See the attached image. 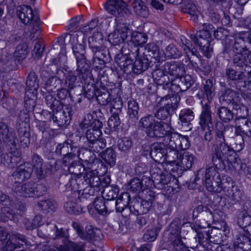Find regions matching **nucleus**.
<instances>
[{
	"instance_id": "f257e3e1",
	"label": "nucleus",
	"mask_w": 251,
	"mask_h": 251,
	"mask_svg": "<svg viewBox=\"0 0 251 251\" xmlns=\"http://www.w3.org/2000/svg\"><path fill=\"white\" fill-rule=\"evenodd\" d=\"M234 135L232 127L225 126L222 123H217L216 127L215 143L211 150V161L214 167L206 169L205 176L202 178L206 189L211 192L220 193L226 188L221 183V179L216 168L224 169L226 161H229L230 157L235 154V151L226 142V138Z\"/></svg>"
},
{
	"instance_id": "f03ea898",
	"label": "nucleus",
	"mask_w": 251,
	"mask_h": 251,
	"mask_svg": "<svg viewBox=\"0 0 251 251\" xmlns=\"http://www.w3.org/2000/svg\"><path fill=\"white\" fill-rule=\"evenodd\" d=\"M46 104L52 110L53 113L48 114L50 121L60 127L69 124L72 115V109L70 105L62 104V102L52 95L45 97Z\"/></svg>"
},
{
	"instance_id": "7ed1b4c3",
	"label": "nucleus",
	"mask_w": 251,
	"mask_h": 251,
	"mask_svg": "<svg viewBox=\"0 0 251 251\" xmlns=\"http://www.w3.org/2000/svg\"><path fill=\"white\" fill-rule=\"evenodd\" d=\"M17 16L25 25L29 24L28 30L30 40L37 38L39 35L40 21L38 17L33 14L31 7L27 5L19 6L16 9Z\"/></svg>"
},
{
	"instance_id": "20e7f679",
	"label": "nucleus",
	"mask_w": 251,
	"mask_h": 251,
	"mask_svg": "<svg viewBox=\"0 0 251 251\" xmlns=\"http://www.w3.org/2000/svg\"><path fill=\"white\" fill-rule=\"evenodd\" d=\"M201 110L199 117V125L201 128L205 131L204 137L207 141H210L212 138V131L213 129L212 112L208 103L203 104L201 102Z\"/></svg>"
},
{
	"instance_id": "39448f33",
	"label": "nucleus",
	"mask_w": 251,
	"mask_h": 251,
	"mask_svg": "<svg viewBox=\"0 0 251 251\" xmlns=\"http://www.w3.org/2000/svg\"><path fill=\"white\" fill-rule=\"evenodd\" d=\"M157 195L150 189L145 190L142 192V201L134 202L132 207H129V210L135 215H143L149 212L153 202L157 199Z\"/></svg>"
},
{
	"instance_id": "423d86ee",
	"label": "nucleus",
	"mask_w": 251,
	"mask_h": 251,
	"mask_svg": "<svg viewBox=\"0 0 251 251\" xmlns=\"http://www.w3.org/2000/svg\"><path fill=\"white\" fill-rule=\"evenodd\" d=\"M70 44L72 46L73 53L75 56L76 64L86 61L85 55L86 43L81 35L76 33L70 35Z\"/></svg>"
},
{
	"instance_id": "0eeeda50",
	"label": "nucleus",
	"mask_w": 251,
	"mask_h": 251,
	"mask_svg": "<svg viewBox=\"0 0 251 251\" xmlns=\"http://www.w3.org/2000/svg\"><path fill=\"white\" fill-rule=\"evenodd\" d=\"M129 0H108L104 4L105 10L116 17H121L128 13Z\"/></svg>"
},
{
	"instance_id": "6e6552de",
	"label": "nucleus",
	"mask_w": 251,
	"mask_h": 251,
	"mask_svg": "<svg viewBox=\"0 0 251 251\" xmlns=\"http://www.w3.org/2000/svg\"><path fill=\"white\" fill-rule=\"evenodd\" d=\"M2 141L7 143L8 146H14L16 145L18 139L15 138V134L9 131L7 124L0 122V163L3 161L6 156V153H4Z\"/></svg>"
},
{
	"instance_id": "1a4fd4ad",
	"label": "nucleus",
	"mask_w": 251,
	"mask_h": 251,
	"mask_svg": "<svg viewBox=\"0 0 251 251\" xmlns=\"http://www.w3.org/2000/svg\"><path fill=\"white\" fill-rule=\"evenodd\" d=\"M83 176L85 184L82 182L84 186L83 191L90 195H93L95 193L94 187H99L100 185V179L98 176V172L96 170H85Z\"/></svg>"
},
{
	"instance_id": "9d476101",
	"label": "nucleus",
	"mask_w": 251,
	"mask_h": 251,
	"mask_svg": "<svg viewBox=\"0 0 251 251\" xmlns=\"http://www.w3.org/2000/svg\"><path fill=\"white\" fill-rule=\"evenodd\" d=\"M131 34L128 25L126 23H120L117 28L108 35L109 42L114 46L123 43Z\"/></svg>"
},
{
	"instance_id": "9b49d317",
	"label": "nucleus",
	"mask_w": 251,
	"mask_h": 251,
	"mask_svg": "<svg viewBox=\"0 0 251 251\" xmlns=\"http://www.w3.org/2000/svg\"><path fill=\"white\" fill-rule=\"evenodd\" d=\"M82 180L80 176L74 178L69 175H63L59 178V188L64 191H74L80 192L83 190L84 186L78 182Z\"/></svg>"
},
{
	"instance_id": "f8f14e48",
	"label": "nucleus",
	"mask_w": 251,
	"mask_h": 251,
	"mask_svg": "<svg viewBox=\"0 0 251 251\" xmlns=\"http://www.w3.org/2000/svg\"><path fill=\"white\" fill-rule=\"evenodd\" d=\"M93 53L92 65L95 68L101 70L105 67L107 62L110 61L109 53L102 46L91 49Z\"/></svg>"
},
{
	"instance_id": "ddd939ff",
	"label": "nucleus",
	"mask_w": 251,
	"mask_h": 251,
	"mask_svg": "<svg viewBox=\"0 0 251 251\" xmlns=\"http://www.w3.org/2000/svg\"><path fill=\"white\" fill-rule=\"evenodd\" d=\"M194 83V80L191 76L188 75H183L176 78H172L170 89L174 93L178 94L187 90Z\"/></svg>"
},
{
	"instance_id": "4468645a",
	"label": "nucleus",
	"mask_w": 251,
	"mask_h": 251,
	"mask_svg": "<svg viewBox=\"0 0 251 251\" xmlns=\"http://www.w3.org/2000/svg\"><path fill=\"white\" fill-rule=\"evenodd\" d=\"M151 157L156 162L163 164L165 162L164 157L167 145L161 142H156L150 147H147Z\"/></svg>"
},
{
	"instance_id": "2eb2a0df",
	"label": "nucleus",
	"mask_w": 251,
	"mask_h": 251,
	"mask_svg": "<svg viewBox=\"0 0 251 251\" xmlns=\"http://www.w3.org/2000/svg\"><path fill=\"white\" fill-rule=\"evenodd\" d=\"M169 126L168 124L163 122L156 121L148 131L147 135L150 138L159 139L166 137L169 131Z\"/></svg>"
},
{
	"instance_id": "dca6fc26",
	"label": "nucleus",
	"mask_w": 251,
	"mask_h": 251,
	"mask_svg": "<svg viewBox=\"0 0 251 251\" xmlns=\"http://www.w3.org/2000/svg\"><path fill=\"white\" fill-rule=\"evenodd\" d=\"M161 66L166 73L172 76V78L180 77L185 73L184 65L178 62H167Z\"/></svg>"
},
{
	"instance_id": "f3484780",
	"label": "nucleus",
	"mask_w": 251,
	"mask_h": 251,
	"mask_svg": "<svg viewBox=\"0 0 251 251\" xmlns=\"http://www.w3.org/2000/svg\"><path fill=\"white\" fill-rule=\"evenodd\" d=\"M5 156L2 163L9 168H14L21 162V151L17 148L16 145L11 146L10 151L6 153Z\"/></svg>"
},
{
	"instance_id": "a211bd4d",
	"label": "nucleus",
	"mask_w": 251,
	"mask_h": 251,
	"mask_svg": "<svg viewBox=\"0 0 251 251\" xmlns=\"http://www.w3.org/2000/svg\"><path fill=\"white\" fill-rule=\"evenodd\" d=\"M220 101L222 104H231L233 105V108H240V105L236 101L238 97L236 92L230 88L225 87L220 91Z\"/></svg>"
},
{
	"instance_id": "6ab92c4d",
	"label": "nucleus",
	"mask_w": 251,
	"mask_h": 251,
	"mask_svg": "<svg viewBox=\"0 0 251 251\" xmlns=\"http://www.w3.org/2000/svg\"><path fill=\"white\" fill-rule=\"evenodd\" d=\"M76 73L78 76L79 81H83L84 84L89 83L93 85L95 83L90 67L86 61L82 64L81 63L77 64Z\"/></svg>"
},
{
	"instance_id": "aec40b11",
	"label": "nucleus",
	"mask_w": 251,
	"mask_h": 251,
	"mask_svg": "<svg viewBox=\"0 0 251 251\" xmlns=\"http://www.w3.org/2000/svg\"><path fill=\"white\" fill-rule=\"evenodd\" d=\"M28 165V163H27V166L25 165V164L24 165L20 164L17 171L13 173L12 179H14L15 183L21 184V182L30 177L33 169L31 167L27 166Z\"/></svg>"
},
{
	"instance_id": "412c9836",
	"label": "nucleus",
	"mask_w": 251,
	"mask_h": 251,
	"mask_svg": "<svg viewBox=\"0 0 251 251\" xmlns=\"http://www.w3.org/2000/svg\"><path fill=\"white\" fill-rule=\"evenodd\" d=\"M156 69L152 73L153 77L156 83L159 85H163V88H170L172 79H170L168 74L163 70L160 65H156Z\"/></svg>"
},
{
	"instance_id": "4be33fe9",
	"label": "nucleus",
	"mask_w": 251,
	"mask_h": 251,
	"mask_svg": "<svg viewBox=\"0 0 251 251\" xmlns=\"http://www.w3.org/2000/svg\"><path fill=\"white\" fill-rule=\"evenodd\" d=\"M38 88L37 76L34 72H30L26 81L25 95L29 98L36 96Z\"/></svg>"
},
{
	"instance_id": "5701e85b",
	"label": "nucleus",
	"mask_w": 251,
	"mask_h": 251,
	"mask_svg": "<svg viewBox=\"0 0 251 251\" xmlns=\"http://www.w3.org/2000/svg\"><path fill=\"white\" fill-rule=\"evenodd\" d=\"M150 172L154 185H158L157 187L158 188L167 184L170 181V176L163 174L158 167H152Z\"/></svg>"
},
{
	"instance_id": "b1692460",
	"label": "nucleus",
	"mask_w": 251,
	"mask_h": 251,
	"mask_svg": "<svg viewBox=\"0 0 251 251\" xmlns=\"http://www.w3.org/2000/svg\"><path fill=\"white\" fill-rule=\"evenodd\" d=\"M129 35H131L130 39L127 40L125 44L126 43L131 48L133 46L135 48L136 52L139 50L138 46H142L147 41V35L145 33L134 31L131 32Z\"/></svg>"
},
{
	"instance_id": "393cba45",
	"label": "nucleus",
	"mask_w": 251,
	"mask_h": 251,
	"mask_svg": "<svg viewBox=\"0 0 251 251\" xmlns=\"http://www.w3.org/2000/svg\"><path fill=\"white\" fill-rule=\"evenodd\" d=\"M248 52L241 53H234L232 57V63L235 67H238L250 73L251 71V67L248 64L247 57Z\"/></svg>"
},
{
	"instance_id": "a878e982",
	"label": "nucleus",
	"mask_w": 251,
	"mask_h": 251,
	"mask_svg": "<svg viewBox=\"0 0 251 251\" xmlns=\"http://www.w3.org/2000/svg\"><path fill=\"white\" fill-rule=\"evenodd\" d=\"M19 138L16 144L19 141L21 146L24 148L27 147L30 143V132L29 125L23 124L21 126H16ZM17 139V138L15 137Z\"/></svg>"
},
{
	"instance_id": "bb28decb",
	"label": "nucleus",
	"mask_w": 251,
	"mask_h": 251,
	"mask_svg": "<svg viewBox=\"0 0 251 251\" xmlns=\"http://www.w3.org/2000/svg\"><path fill=\"white\" fill-rule=\"evenodd\" d=\"M14 191L20 197H35L34 183L27 182L25 184H18L15 186Z\"/></svg>"
},
{
	"instance_id": "cd10ccee",
	"label": "nucleus",
	"mask_w": 251,
	"mask_h": 251,
	"mask_svg": "<svg viewBox=\"0 0 251 251\" xmlns=\"http://www.w3.org/2000/svg\"><path fill=\"white\" fill-rule=\"evenodd\" d=\"M190 37L196 44H197L200 46L204 56L207 58H210L211 56L213 49L210 46V39H198L194 34H191Z\"/></svg>"
},
{
	"instance_id": "c85d7f7f",
	"label": "nucleus",
	"mask_w": 251,
	"mask_h": 251,
	"mask_svg": "<svg viewBox=\"0 0 251 251\" xmlns=\"http://www.w3.org/2000/svg\"><path fill=\"white\" fill-rule=\"evenodd\" d=\"M195 157L193 154L189 152L185 151L181 153L177 166L181 168V170H187L191 168L194 163Z\"/></svg>"
},
{
	"instance_id": "c756f323",
	"label": "nucleus",
	"mask_w": 251,
	"mask_h": 251,
	"mask_svg": "<svg viewBox=\"0 0 251 251\" xmlns=\"http://www.w3.org/2000/svg\"><path fill=\"white\" fill-rule=\"evenodd\" d=\"M178 118L182 126H187L188 130L192 128L190 122L194 118V114L192 109L190 108L182 109L179 112Z\"/></svg>"
},
{
	"instance_id": "7c9ffc66",
	"label": "nucleus",
	"mask_w": 251,
	"mask_h": 251,
	"mask_svg": "<svg viewBox=\"0 0 251 251\" xmlns=\"http://www.w3.org/2000/svg\"><path fill=\"white\" fill-rule=\"evenodd\" d=\"M130 5L137 15L143 18L148 16L149 13L148 7L142 0H131L129 3V8Z\"/></svg>"
},
{
	"instance_id": "2f4dec72",
	"label": "nucleus",
	"mask_w": 251,
	"mask_h": 251,
	"mask_svg": "<svg viewBox=\"0 0 251 251\" xmlns=\"http://www.w3.org/2000/svg\"><path fill=\"white\" fill-rule=\"evenodd\" d=\"M151 62L144 56L136 58L132 67L133 72L136 74H141L148 69Z\"/></svg>"
},
{
	"instance_id": "473e14b6",
	"label": "nucleus",
	"mask_w": 251,
	"mask_h": 251,
	"mask_svg": "<svg viewBox=\"0 0 251 251\" xmlns=\"http://www.w3.org/2000/svg\"><path fill=\"white\" fill-rule=\"evenodd\" d=\"M180 98L176 95L167 96L162 99V101L165 102L164 106L172 113L178 107Z\"/></svg>"
},
{
	"instance_id": "72a5a7b5",
	"label": "nucleus",
	"mask_w": 251,
	"mask_h": 251,
	"mask_svg": "<svg viewBox=\"0 0 251 251\" xmlns=\"http://www.w3.org/2000/svg\"><path fill=\"white\" fill-rule=\"evenodd\" d=\"M225 75L228 80L233 81L240 82L244 81L246 78L243 70L237 71L230 67L226 69Z\"/></svg>"
},
{
	"instance_id": "f704fd0d",
	"label": "nucleus",
	"mask_w": 251,
	"mask_h": 251,
	"mask_svg": "<svg viewBox=\"0 0 251 251\" xmlns=\"http://www.w3.org/2000/svg\"><path fill=\"white\" fill-rule=\"evenodd\" d=\"M130 200L129 194L128 193H123L121 196L117 199L116 201L113 203L116 207L117 212H122L126 209H129V207L127 205Z\"/></svg>"
},
{
	"instance_id": "c9c22d12",
	"label": "nucleus",
	"mask_w": 251,
	"mask_h": 251,
	"mask_svg": "<svg viewBox=\"0 0 251 251\" xmlns=\"http://www.w3.org/2000/svg\"><path fill=\"white\" fill-rule=\"evenodd\" d=\"M181 153L179 152L178 150L171 149L167 146L166 154L164 157V163L171 165L176 164L177 165Z\"/></svg>"
},
{
	"instance_id": "e433bc0d",
	"label": "nucleus",
	"mask_w": 251,
	"mask_h": 251,
	"mask_svg": "<svg viewBox=\"0 0 251 251\" xmlns=\"http://www.w3.org/2000/svg\"><path fill=\"white\" fill-rule=\"evenodd\" d=\"M201 93V94L199 93L198 95H203V97L205 96L208 102L211 101L215 95L213 83L211 80L208 79L205 81Z\"/></svg>"
},
{
	"instance_id": "4c0bfd02",
	"label": "nucleus",
	"mask_w": 251,
	"mask_h": 251,
	"mask_svg": "<svg viewBox=\"0 0 251 251\" xmlns=\"http://www.w3.org/2000/svg\"><path fill=\"white\" fill-rule=\"evenodd\" d=\"M99 155L106 163L110 166H113L116 163V154L112 148H108L105 151L101 152Z\"/></svg>"
},
{
	"instance_id": "58836bf2",
	"label": "nucleus",
	"mask_w": 251,
	"mask_h": 251,
	"mask_svg": "<svg viewBox=\"0 0 251 251\" xmlns=\"http://www.w3.org/2000/svg\"><path fill=\"white\" fill-rule=\"evenodd\" d=\"M139 105L135 100H130L127 103V114L129 120L135 122L139 118Z\"/></svg>"
},
{
	"instance_id": "ea45409f",
	"label": "nucleus",
	"mask_w": 251,
	"mask_h": 251,
	"mask_svg": "<svg viewBox=\"0 0 251 251\" xmlns=\"http://www.w3.org/2000/svg\"><path fill=\"white\" fill-rule=\"evenodd\" d=\"M166 137L169 139V142L167 146L169 148L178 150L181 135L178 133L172 132L170 130Z\"/></svg>"
},
{
	"instance_id": "a19ab883",
	"label": "nucleus",
	"mask_w": 251,
	"mask_h": 251,
	"mask_svg": "<svg viewBox=\"0 0 251 251\" xmlns=\"http://www.w3.org/2000/svg\"><path fill=\"white\" fill-rule=\"evenodd\" d=\"M38 206L43 213H48L55 211L57 204L50 199L41 201L38 202Z\"/></svg>"
},
{
	"instance_id": "79ce46f5",
	"label": "nucleus",
	"mask_w": 251,
	"mask_h": 251,
	"mask_svg": "<svg viewBox=\"0 0 251 251\" xmlns=\"http://www.w3.org/2000/svg\"><path fill=\"white\" fill-rule=\"evenodd\" d=\"M67 170L71 174L75 175L78 177H81L85 169L80 161L75 160L71 162V164L68 167Z\"/></svg>"
},
{
	"instance_id": "37998d69",
	"label": "nucleus",
	"mask_w": 251,
	"mask_h": 251,
	"mask_svg": "<svg viewBox=\"0 0 251 251\" xmlns=\"http://www.w3.org/2000/svg\"><path fill=\"white\" fill-rule=\"evenodd\" d=\"M226 195L232 202V204L238 202L241 199V192L237 186H232L226 191Z\"/></svg>"
},
{
	"instance_id": "c03bdc74",
	"label": "nucleus",
	"mask_w": 251,
	"mask_h": 251,
	"mask_svg": "<svg viewBox=\"0 0 251 251\" xmlns=\"http://www.w3.org/2000/svg\"><path fill=\"white\" fill-rule=\"evenodd\" d=\"M203 30H200L197 32L196 35L197 38H203L205 39H210L211 33H214L215 28L213 25L210 24H204Z\"/></svg>"
},
{
	"instance_id": "a18cd8bd",
	"label": "nucleus",
	"mask_w": 251,
	"mask_h": 251,
	"mask_svg": "<svg viewBox=\"0 0 251 251\" xmlns=\"http://www.w3.org/2000/svg\"><path fill=\"white\" fill-rule=\"evenodd\" d=\"M62 81L57 76L49 78L45 84V89L49 92H55L60 88Z\"/></svg>"
},
{
	"instance_id": "49530a36",
	"label": "nucleus",
	"mask_w": 251,
	"mask_h": 251,
	"mask_svg": "<svg viewBox=\"0 0 251 251\" xmlns=\"http://www.w3.org/2000/svg\"><path fill=\"white\" fill-rule=\"evenodd\" d=\"M181 229V223L179 220L176 219L174 220L170 224L168 231V239L172 237H180Z\"/></svg>"
},
{
	"instance_id": "de8ad7c7",
	"label": "nucleus",
	"mask_w": 251,
	"mask_h": 251,
	"mask_svg": "<svg viewBox=\"0 0 251 251\" xmlns=\"http://www.w3.org/2000/svg\"><path fill=\"white\" fill-rule=\"evenodd\" d=\"M217 114L221 120L227 123L233 118L234 114L231 110L225 106H221L217 109Z\"/></svg>"
},
{
	"instance_id": "09e8293b",
	"label": "nucleus",
	"mask_w": 251,
	"mask_h": 251,
	"mask_svg": "<svg viewBox=\"0 0 251 251\" xmlns=\"http://www.w3.org/2000/svg\"><path fill=\"white\" fill-rule=\"evenodd\" d=\"M232 50L234 53H249V50L245 45L244 39L242 37H237L235 38Z\"/></svg>"
},
{
	"instance_id": "8fccbe9b",
	"label": "nucleus",
	"mask_w": 251,
	"mask_h": 251,
	"mask_svg": "<svg viewBox=\"0 0 251 251\" xmlns=\"http://www.w3.org/2000/svg\"><path fill=\"white\" fill-rule=\"evenodd\" d=\"M86 146L90 151L98 153L100 150L105 148L106 142L105 139L100 138Z\"/></svg>"
},
{
	"instance_id": "3c124183",
	"label": "nucleus",
	"mask_w": 251,
	"mask_h": 251,
	"mask_svg": "<svg viewBox=\"0 0 251 251\" xmlns=\"http://www.w3.org/2000/svg\"><path fill=\"white\" fill-rule=\"evenodd\" d=\"M64 208L70 214L78 215L83 211V208L81 205L78 203L73 201L66 202L64 204Z\"/></svg>"
},
{
	"instance_id": "603ef678",
	"label": "nucleus",
	"mask_w": 251,
	"mask_h": 251,
	"mask_svg": "<svg viewBox=\"0 0 251 251\" xmlns=\"http://www.w3.org/2000/svg\"><path fill=\"white\" fill-rule=\"evenodd\" d=\"M108 202H105L102 198L96 199L93 202L95 210L100 214L104 215L108 212Z\"/></svg>"
},
{
	"instance_id": "864d4df0",
	"label": "nucleus",
	"mask_w": 251,
	"mask_h": 251,
	"mask_svg": "<svg viewBox=\"0 0 251 251\" xmlns=\"http://www.w3.org/2000/svg\"><path fill=\"white\" fill-rule=\"evenodd\" d=\"M156 120L154 119V117L151 115H148L144 117H142L139 122V127L144 130L146 133L147 131L149 130L153 124L155 123Z\"/></svg>"
},
{
	"instance_id": "5fc2aeb1",
	"label": "nucleus",
	"mask_w": 251,
	"mask_h": 251,
	"mask_svg": "<svg viewBox=\"0 0 251 251\" xmlns=\"http://www.w3.org/2000/svg\"><path fill=\"white\" fill-rule=\"evenodd\" d=\"M79 81L78 76L76 75V71L74 72L69 73L65 78V83L66 86L72 89L78 83Z\"/></svg>"
},
{
	"instance_id": "6e6d98bb",
	"label": "nucleus",
	"mask_w": 251,
	"mask_h": 251,
	"mask_svg": "<svg viewBox=\"0 0 251 251\" xmlns=\"http://www.w3.org/2000/svg\"><path fill=\"white\" fill-rule=\"evenodd\" d=\"M102 134L101 130L95 129L93 128H90L86 132V137L87 141L85 142V145L96 141L100 138Z\"/></svg>"
},
{
	"instance_id": "4d7b16f0",
	"label": "nucleus",
	"mask_w": 251,
	"mask_h": 251,
	"mask_svg": "<svg viewBox=\"0 0 251 251\" xmlns=\"http://www.w3.org/2000/svg\"><path fill=\"white\" fill-rule=\"evenodd\" d=\"M182 10L183 12L190 15L193 21H195L198 19L199 12L197 7L194 4L191 2H187L184 5Z\"/></svg>"
},
{
	"instance_id": "13d9d810",
	"label": "nucleus",
	"mask_w": 251,
	"mask_h": 251,
	"mask_svg": "<svg viewBox=\"0 0 251 251\" xmlns=\"http://www.w3.org/2000/svg\"><path fill=\"white\" fill-rule=\"evenodd\" d=\"M168 239L170 242V248L173 251H184L186 247L183 243L180 237L177 238L172 237Z\"/></svg>"
},
{
	"instance_id": "bf43d9fd",
	"label": "nucleus",
	"mask_w": 251,
	"mask_h": 251,
	"mask_svg": "<svg viewBox=\"0 0 251 251\" xmlns=\"http://www.w3.org/2000/svg\"><path fill=\"white\" fill-rule=\"evenodd\" d=\"M243 120L242 125L235 126L236 132H238L240 130L247 137L251 138V122L246 119Z\"/></svg>"
},
{
	"instance_id": "052dcab7",
	"label": "nucleus",
	"mask_w": 251,
	"mask_h": 251,
	"mask_svg": "<svg viewBox=\"0 0 251 251\" xmlns=\"http://www.w3.org/2000/svg\"><path fill=\"white\" fill-rule=\"evenodd\" d=\"M47 182L45 180L34 183L35 197H39L45 195L48 191Z\"/></svg>"
},
{
	"instance_id": "680f3d73",
	"label": "nucleus",
	"mask_w": 251,
	"mask_h": 251,
	"mask_svg": "<svg viewBox=\"0 0 251 251\" xmlns=\"http://www.w3.org/2000/svg\"><path fill=\"white\" fill-rule=\"evenodd\" d=\"M102 34L99 32L94 33L93 36L88 38L89 46L91 49L102 46Z\"/></svg>"
},
{
	"instance_id": "e2e57ef3",
	"label": "nucleus",
	"mask_w": 251,
	"mask_h": 251,
	"mask_svg": "<svg viewBox=\"0 0 251 251\" xmlns=\"http://www.w3.org/2000/svg\"><path fill=\"white\" fill-rule=\"evenodd\" d=\"M10 235L12 237V240L14 242L17 248H20L24 245H29V243H28L27 240L24 235L15 233Z\"/></svg>"
},
{
	"instance_id": "0e129e2a",
	"label": "nucleus",
	"mask_w": 251,
	"mask_h": 251,
	"mask_svg": "<svg viewBox=\"0 0 251 251\" xmlns=\"http://www.w3.org/2000/svg\"><path fill=\"white\" fill-rule=\"evenodd\" d=\"M132 146V142L130 139L127 137H124L118 141V149L123 152H127Z\"/></svg>"
},
{
	"instance_id": "69168bd1",
	"label": "nucleus",
	"mask_w": 251,
	"mask_h": 251,
	"mask_svg": "<svg viewBox=\"0 0 251 251\" xmlns=\"http://www.w3.org/2000/svg\"><path fill=\"white\" fill-rule=\"evenodd\" d=\"M100 231L94 229H88L86 232H83L81 239L87 241H96L99 238Z\"/></svg>"
},
{
	"instance_id": "338daca9",
	"label": "nucleus",
	"mask_w": 251,
	"mask_h": 251,
	"mask_svg": "<svg viewBox=\"0 0 251 251\" xmlns=\"http://www.w3.org/2000/svg\"><path fill=\"white\" fill-rule=\"evenodd\" d=\"M29 51L27 44L23 43L18 45L14 52L15 56L21 58H25Z\"/></svg>"
},
{
	"instance_id": "774afa93",
	"label": "nucleus",
	"mask_w": 251,
	"mask_h": 251,
	"mask_svg": "<svg viewBox=\"0 0 251 251\" xmlns=\"http://www.w3.org/2000/svg\"><path fill=\"white\" fill-rule=\"evenodd\" d=\"M102 194L107 201L114 200L118 196V189L113 188L112 186H107L104 188Z\"/></svg>"
}]
</instances>
